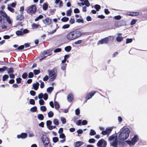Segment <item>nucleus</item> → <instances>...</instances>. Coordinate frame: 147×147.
<instances>
[{"mask_svg": "<svg viewBox=\"0 0 147 147\" xmlns=\"http://www.w3.org/2000/svg\"><path fill=\"white\" fill-rule=\"evenodd\" d=\"M130 131L127 128L123 129L118 136V138L120 140H124L127 139L129 135Z\"/></svg>", "mask_w": 147, "mask_h": 147, "instance_id": "f257e3e1", "label": "nucleus"}, {"mask_svg": "<svg viewBox=\"0 0 147 147\" xmlns=\"http://www.w3.org/2000/svg\"><path fill=\"white\" fill-rule=\"evenodd\" d=\"M108 140L110 141V145L113 147H118V140L117 136L113 134L110 136L108 138Z\"/></svg>", "mask_w": 147, "mask_h": 147, "instance_id": "f03ea898", "label": "nucleus"}, {"mask_svg": "<svg viewBox=\"0 0 147 147\" xmlns=\"http://www.w3.org/2000/svg\"><path fill=\"white\" fill-rule=\"evenodd\" d=\"M139 136L136 135L131 138V140H127L126 142L130 146L134 145L139 140Z\"/></svg>", "mask_w": 147, "mask_h": 147, "instance_id": "7ed1b4c3", "label": "nucleus"}, {"mask_svg": "<svg viewBox=\"0 0 147 147\" xmlns=\"http://www.w3.org/2000/svg\"><path fill=\"white\" fill-rule=\"evenodd\" d=\"M49 75L50 78L49 81H53L56 78L57 75V71L55 68L51 71L49 70Z\"/></svg>", "mask_w": 147, "mask_h": 147, "instance_id": "20e7f679", "label": "nucleus"}, {"mask_svg": "<svg viewBox=\"0 0 147 147\" xmlns=\"http://www.w3.org/2000/svg\"><path fill=\"white\" fill-rule=\"evenodd\" d=\"M107 145V142L103 139L99 140L97 144L98 147H106Z\"/></svg>", "mask_w": 147, "mask_h": 147, "instance_id": "39448f33", "label": "nucleus"}, {"mask_svg": "<svg viewBox=\"0 0 147 147\" xmlns=\"http://www.w3.org/2000/svg\"><path fill=\"white\" fill-rule=\"evenodd\" d=\"M72 32L76 39L79 38L82 35V32L77 29H75Z\"/></svg>", "mask_w": 147, "mask_h": 147, "instance_id": "423d86ee", "label": "nucleus"}, {"mask_svg": "<svg viewBox=\"0 0 147 147\" xmlns=\"http://www.w3.org/2000/svg\"><path fill=\"white\" fill-rule=\"evenodd\" d=\"M36 11V6L32 5L29 7L27 11L29 13H34Z\"/></svg>", "mask_w": 147, "mask_h": 147, "instance_id": "0eeeda50", "label": "nucleus"}, {"mask_svg": "<svg viewBox=\"0 0 147 147\" xmlns=\"http://www.w3.org/2000/svg\"><path fill=\"white\" fill-rule=\"evenodd\" d=\"M109 41V39L108 37H105L98 41L97 43V45H98L100 44H107L108 42Z\"/></svg>", "mask_w": 147, "mask_h": 147, "instance_id": "6e6552de", "label": "nucleus"}, {"mask_svg": "<svg viewBox=\"0 0 147 147\" xmlns=\"http://www.w3.org/2000/svg\"><path fill=\"white\" fill-rule=\"evenodd\" d=\"M74 34L72 31L68 33L66 36L67 39L69 40H72L75 39V38L73 35Z\"/></svg>", "mask_w": 147, "mask_h": 147, "instance_id": "1a4fd4ad", "label": "nucleus"}, {"mask_svg": "<svg viewBox=\"0 0 147 147\" xmlns=\"http://www.w3.org/2000/svg\"><path fill=\"white\" fill-rule=\"evenodd\" d=\"M41 140L44 145L49 142V138L46 135L42 136L41 137Z\"/></svg>", "mask_w": 147, "mask_h": 147, "instance_id": "9d476101", "label": "nucleus"}, {"mask_svg": "<svg viewBox=\"0 0 147 147\" xmlns=\"http://www.w3.org/2000/svg\"><path fill=\"white\" fill-rule=\"evenodd\" d=\"M52 21V19L49 17H47L45 19L42 20L44 24L47 25H49L51 24Z\"/></svg>", "mask_w": 147, "mask_h": 147, "instance_id": "9b49d317", "label": "nucleus"}, {"mask_svg": "<svg viewBox=\"0 0 147 147\" xmlns=\"http://www.w3.org/2000/svg\"><path fill=\"white\" fill-rule=\"evenodd\" d=\"M113 128L111 127H109L107 128L105 131H102L101 134L104 135H109V134L112 131Z\"/></svg>", "mask_w": 147, "mask_h": 147, "instance_id": "f8f14e48", "label": "nucleus"}, {"mask_svg": "<svg viewBox=\"0 0 147 147\" xmlns=\"http://www.w3.org/2000/svg\"><path fill=\"white\" fill-rule=\"evenodd\" d=\"M96 93V92L94 91L89 92L86 96V100H88L91 98Z\"/></svg>", "mask_w": 147, "mask_h": 147, "instance_id": "ddd939ff", "label": "nucleus"}, {"mask_svg": "<svg viewBox=\"0 0 147 147\" xmlns=\"http://www.w3.org/2000/svg\"><path fill=\"white\" fill-rule=\"evenodd\" d=\"M27 134L26 133H22L20 135H18L17 136V138L18 139L22 138L24 139L27 137Z\"/></svg>", "mask_w": 147, "mask_h": 147, "instance_id": "4468645a", "label": "nucleus"}, {"mask_svg": "<svg viewBox=\"0 0 147 147\" xmlns=\"http://www.w3.org/2000/svg\"><path fill=\"white\" fill-rule=\"evenodd\" d=\"M74 99V96L72 94L70 93L67 96V100L69 102H71Z\"/></svg>", "mask_w": 147, "mask_h": 147, "instance_id": "2eb2a0df", "label": "nucleus"}, {"mask_svg": "<svg viewBox=\"0 0 147 147\" xmlns=\"http://www.w3.org/2000/svg\"><path fill=\"white\" fill-rule=\"evenodd\" d=\"M23 14V12H21L20 14L17 16H16L17 20L20 21L22 20L24 18Z\"/></svg>", "mask_w": 147, "mask_h": 147, "instance_id": "dca6fc26", "label": "nucleus"}, {"mask_svg": "<svg viewBox=\"0 0 147 147\" xmlns=\"http://www.w3.org/2000/svg\"><path fill=\"white\" fill-rule=\"evenodd\" d=\"M39 85V83L37 82H36V83L33 84L32 86L34 89L35 90H36L38 89Z\"/></svg>", "mask_w": 147, "mask_h": 147, "instance_id": "f3484780", "label": "nucleus"}, {"mask_svg": "<svg viewBox=\"0 0 147 147\" xmlns=\"http://www.w3.org/2000/svg\"><path fill=\"white\" fill-rule=\"evenodd\" d=\"M83 144V142L81 141H78L74 143V146L76 147H80V146H81Z\"/></svg>", "mask_w": 147, "mask_h": 147, "instance_id": "a211bd4d", "label": "nucleus"}, {"mask_svg": "<svg viewBox=\"0 0 147 147\" xmlns=\"http://www.w3.org/2000/svg\"><path fill=\"white\" fill-rule=\"evenodd\" d=\"M7 72L8 74L10 75L11 74H13L14 72L13 69V67H11L7 68Z\"/></svg>", "mask_w": 147, "mask_h": 147, "instance_id": "6ab92c4d", "label": "nucleus"}, {"mask_svg": "<svg viewBox=\"0 0 147 147\" xmlns=\"http://www.w3.org/2000/svg\"><path fill=\"white\" fill-rule=\"evenodd\" d=\"M23 29H21L20 30H18L16 32V34L18 36H21L23 35L22 30Z\"/></svg>", "mask_w": 147, "mask_h": 147, "instance_id": "aec40b11", "label": "nucleus"}, {"mask_svg": "<svg viewBox=\"0 0 147 147\" xmlns=\"http://www.w3.org/2000/svg\"><path fill=\"white\" fill-rule=\"evenodd\" d=\"M54 105L55 106V109L58 110L60 108V106L59 105L58 102L56 101H55L54 102Z\"/></svg>", "mask_w": 147, "mask_h": 147, "instance_id": "412c9836", "label": "nucleus"}, {"mask_svg": "<svg viewBox=\"0 0 147 147\" xmlns=\"http://www.w3.org/2000/svg\"><path fill=\"white\" fill-rule=\"evenodd\" d=\"M38 118L40 120H42L44 119L43 115L42 114H39L37 115Z\"/></svg>", "mask_w": 147, "mask_h": 147, "instance_id": "4be33fe9", "label": "nucleus"}, {"mask_svg": "<svg viewBox=\"0 0 147 147\" xmlns=\"http://www.w3.org/2000/svg\"><path fill=\"white\" fill-rule=\"evenodd\" d=\"M71 46H67L65 47V50L67 52H69L71 51Z\"/></svg>", "mask_w": 147, "mask_h": 147, "instance_id": "5701e85b", "label": "nucleus"}, {"mask_svg": "<svg viewBox=\"0 0 147 147\" xmlns=\"http://www.w3.org/2000/svg\"><path fill=\"white\" fill-rule=\"evenodd\" d=\"M67 64H61V69L63 71H65L66 67Z\"/></svg>", "mask_w": 147, "mask_h": 147, "instance_id": "b1692460", "label": "nucleus"}, {"mask_svg": "<svg viewBox=\"0 0 147 147\" xmlns=\"http://www.w3.org/2000/svg\"><path fill=\"white\" fill-rule=\"evenodd\" d=\"M123 39V38L122 36H118L116 38V40L118 42H121Z\"/></svg>", "mask_w": 147, "mask_h": 147, "instance_id": "393cba45", "label": "nucleus"}, {"mask_svg": "<svg viewBox=\"0 0 147 147\" xmlns=\"http://www.w3.org/2000/svg\"><path fill=\"white\" fill-rule=\"evenodd\" d=\"M69 20V18H68L66 17H64L62 18L61 19V20L63 22H66L68 21Z\"/></svg>", "mask_w": 147, "mask_h": 147, "instance_id": "a878e982", "label": "nucleus"}, {"mask_svg": "<svg viewBox=\"0 0 147 147\" xmlns=\"http://www.w3.org/2000/svg\"><path fill=\"white\" fill-rule=\"evenodd\" d=\"M0 14L4 18H6L7 16V14L3 12V11H0Z\"/></svg>", "mask_w": 147, "mask_h": 147, "instance_id": "bb28decb", "label": "nucleus"}, {"mask_svg": "<svg viewBox=\"0 0 147 147\" xmlns=\"http://www.w3.org/2000/svg\"><path fill=\"white\" fill-rule=\"evenodd\" d=\"M48 5L46 3H44L42 6V9L44 10H46L48 8Z\"/></svg>", "mask_w": 147, "mask_h": 147, "instance_id": "cd10ccee", "label": "nucleus"}, {"mask_svg": "<svg viewBox=\"0 0 147 147\" xmlns=\"http://www.w3.org/2000/svg\"><path fill=\"white\" fill-rule=\"evenodd\" d=\"M53 89L54 88L53 87H50L47 89V92L49 93H51L53 90Z\"/></svg>", "mask_w": 147, "mask_h": 147, "instance_id": "c85d7f7f", "label": "nucleus"}, {"mask_svg": "<svg viewBox=\"0 0 147 147\" xmlns=\"http://www.w3.org/2000/svg\"><path fill=\"white\" fill-rule=\"evenodd\" d=\"M7 69V68L5 66L3 67L2 68H0V73L4 72Z\"/></svg>", "mask_w": 147, "mask_h": 147, "instance_id": "c756f323", "label": "nucleus"}, {"mask_svg": "<svg viewBox=\"0 0 147 147\" xmlns=\"http://www.w3.org/2000/svg\"><path fill=\"white\" fill-rule=\"evenodd\" d=\"M37 109V107L36 106H34L31 108L30 109V111L32 112H34L36 111Z\"/></svg>", "mask_w": 147, "mask_h": 147, "instance_id": "7c9ffc66", "label": "nucleus"}, {"mask_svg": "<svg viewBox=\"0 0 147 147\" xmlns=\"http://www.w3.org/2000/svg\"><path fill=\"white\" fill-rule=\"evenodd\" d=\"M48 116L49 118H51L52 117L53 115H54V113H53L52 111H50L49 113H48Z\"/></svg>", "mask_w": 147, "mask_h": 147, "instance_id": "2f4dec72", "label": "nucleus"}, {"mask_svg": "<svg viewBox=\"0 0 147 147\" xmlns=\"http://www.w3.org/2000/svg\"><path fill=\"white\" fill-rule=\"evenodd\" d=\"M52 123V122L51 121L48 120L46 122V125L47 127L49 129V127L51 126V125Z\"/></svg>", "mask_w": 147, "mask_h": 147, "instance_id": "473e14b6", "label": "nucleus"}, {"mask_svg": "<svg viewBox=\"0 0 147 147\" xmlns=\"http://www.w3.org/2000/svg\"><path fill=\"white\" fill-rule=\"evenodd\" d=\"M96 134V132L95 131L92 129H91L90 131L89 134L90 136L94 135Z\"/></svg>", "mask_w": 147, "mask_h": 147, "instance_id": "72a5a7b5", "label": "nucleus"}, {"mask_svg": "<svg viewBox=\"0 0 147 147\" xmlns=\"http://www.w3.org/2000/svg\"><path fill=\"white\" fill-rule=\"evenodd\" d=\"M94 8L96 9L97 11H98L100 9V6L98 4H96L95 5Z\"/></svg>", "mask_w": 147, "mask_h": 147, "instance_id": "f704fd0d", "label": "nucleus"}, {"mask_svg": "<svg viewBox=\"0 0 147 147\" xmlns=\"http://www.w3.org/2000/svg\"><path fill=\"white\" fill-rule=\"evenodd\" d=\"M43 18V16L42 15H40L38 17L35 19V21H38L39 20L42 19Z\"/></svg>", "mask_w": 147, "mask_h": 147, "instance_id": "c9c22d12", "label": "nucleus"}, {"mask_svg": "<svg viewBox=\"0 0 147 147\" xmlns=\"http://www.w3.org/2000/svg\"><path fill=\"white\" fill-rule=\"evenodd\" d=\"M33 72L35 75H37L40 73V71L38 69H34Z\"/></svg>", "mask_w": 147, "mask_h": 147, "instance_id": "e433bc0d", "label": "nucleus"}, {"mask_svg": "<svg viewBox=\"0 0 147 147\" xmlns=\"http://www.w3.org/2000/svg\"><path fill=\"white\" fill-rule=\"evenodd\" d=\"M40 110L43 112H45L47 110V108L45 106H42L40 107Z\"/></svg>", "mask_w": 147, "mask_h": 147, "instance_id": "4c0bfd02", "label": "nucleus"}, {"mask_svg": "<svg viewBox=\"0 0 147 147\" xmlns=\"http://www.w3.org/2000/svg\"><path fill=\"white\" fill-rule=\"evenodd\" d=\"M72 10H68L66 12V15L67 16H70L71 14Z\"/></svg>", "mask_w": 147, "mask_h": 147, "instance_id": "58836bf2", "label": "nucleus"}, {"mask_svg": "<svg viewBox=\"0 0 147 147\" xmlns=\"http://www.w3.org/2000/svg\"><path fill=\"white\" fill-rule=\"evenodd\" d=\"M84 5L87 7H89L90 5V3L88 0H85L84 1Z\"/></svg>", "mask_w": 147, "mask_h": 147, "instance_id": "ea45409f", "label": "nucleus"}, {"mask_svg": "<svg viewBox=\"0 0 147 147\" xmlns=\"http://www.w3.org/2000/svg\"><path fill=\"white\" fill-rule=\"evenodd\" d=\"M39 25L36 24H34L32 25V27L33 29H36L38 28Z\"/></svg>", "mask_w": 147, "mask_h": 147, "instance_id": "a19ab883", "label": "nucleus"}, {"mask_svg": "<svg viewBox=\"0 0 147 147\" xmlns=\"http://www.w3.org/2000/svg\"><path fill=\"white\" fill-rule=\"evenodd\" d=\"M53 142L54 143H56L58 140V138L57 137H54L53 138Z\"/></svg>", "mask_w": 147, "mask_h": 147, "instance_id": "79ce46f5", "label": "nucleus"}, {"mask_svg": "<svg viewBox=\"0 0 147 147\" xmlns=\"http://www.w3.org/2000/svg\"><path fill=\"white\" fill-rule=\"evenodd\" d=\"M9 76L7 75H5L3 77V81H5L6 79H7Z\"/></svg>", "mask_w": 147, "mask_h": 147, "instance_id": "37998d69", "label": "nucleus"}, {"mask_svg": "<svg viewBox=\"0 0 147 147\" xmlns=\"http://www.w3.org/2000/svg\"><path fill=\"white\" fill-rule=\"evenodd\" d=\"M28 74L26 72L23 73L22 75V78L24 79H25L27 78Z\"/></svg>", "mask_w": 147, "mask_h": 147, "instance_id": "c03bdc74", "label": "nucleus"}, {"mask_svg": "<svg viewBox=\"0 0 147 147\" xmlns=\"http://www.w3.org/2000/svg\"><path fill=\"white\" fill-rule=\"evenodd\" d=\"M53 122L56 125L59 124V122L58 120L57 119H55L53 120Z\"/></svg>", "mask_w": 147, "mask_h": 147, "instance_id": "a18cd8bd", "label": "nucleus"}, {"mask_svg": "<svg viewBox=\"0 0 147 147\" xmlns=\"http://www.w3.org/2000/svg\"><path fill=\"white\" fill-rule=\"evenodd\" d=\"M88 142L90 143H94L95 142V140L94 138H91L88 140Z\"/></svg>", "mask_w": 147, "mask_h": 147, "instance_id": "49530a36", "label": "nucleus"}, {"mask_svg": "<svg viewBox=\"0 0 147 147\" xmlns=\"http://www.w3.org/2000/svg\"><path fill=\"white\" fill-rule=\"evenodd\" d=\"M132 41V39L131 38H127L126 42V44L131 42Z\"/></svg>", "mask_w": 147, "mask_h": 147, "instance_id": "de8ad7c7", "label": "nucleus"}, {"mask_svg": "<svg viewBox=\"0 0 147 147\" xmlns=\"http://www.w3.org/2000/svg\"><path fill=\"white\" fill-rule=\"evenodd\" d=\"M39 82H40V88H43L45 86V84L43 82H42L41 80H40Z\"/></svg>", "mask_w": 147, "mask_h": 147, "instance_id": "09e8293b", "label": "nucleus"}, {"mask_svg": "<svg viewBox=\"0 0 147 147\" xmlns=\"http://www.w3.org/2000/svg\"><path fill=\"white\" fill-rule=\"evenodd\" d=\"M43 98L45 100H46L48 98V95L47 93H45L44 95H43Z\"/></svg>", "mask_w": 147, "mask_h": 147, "instance_id": "8fccbe9b", "label": "nucleus"}, {"mask_svg": "<svg viewBox=\"0 0 147 147\" xmlns=\"http://www.w3.org/2000/svg\"><path fill=\"white\" fill-rule=\"evenodd\" d=\"M61 121L63 124H65L66 122V119L65 118L61 117Z\"/></svg>", "mask_w": 147, "mask_h": 147, "instance_id": "3c124183", "label": "nucleus"}, {"mask_svg": "<svg viewBox=\"0 0 147 147\" xmlns=\"http://www.w3.org/2000/svg\"><path fill=\"white\" fill-rule=\"evenodd\" d=\"M70 26V25L68 24H66L63 25L62 28L63 29H66L69 28Z\"/></svg>", "mask_w": 147, "mask_h": 147, "instance_id": "603ef678", "label": "nucleus"}, {"mask_svg": "<svg viewBox=\"0 0 147 147\" xmlns=\"http://www.w3.org/2000/svg\"><path fill=\"white\" fill-rule=\"evenodd\" d=\"M76 114L77 115H79L80 114V110L79 108H78L75 110Z\"/></svg>", "mask_w": 147, "mask_h": 147, "instance_id": "864d4df0", "label": "nucleus"}, {"mask_svg": "<svg viewBox=\"0 0 147 147\" xmlns=\"http://www.w3.org/2000/svg\"><path fill=\"white\" fill-rule=\"evenodd\" d=\"M28 77L30 78H31L33 77L34 76L33 73L32 72H30L29 73Z\"/></svg>", "mask_w": 147, "mask_h": 147, "instance_id": "5fc2aeb1", "label": "nucleus"}, {"mask_svg": "<svg viewBox=\"0 0 147 147\" xmlns=\"http://www.w3.org/2000/svg\"><path fill=\"white\" fill-rule=\"evenodd\" d=\"M49 10L51 14H53L54 13L56 9H49Z\"/></svg>", "mask_w": 147, "mask_h": 147, "instance_id": "6e6d98bb", "label": "nucleus"}, {"mask_svg": "<svg viewBox=\"0 0 147 147\" xmlns=\"http://www.w3.org/2000/svg\"><path fill=\"white\" fill-rule=\"evenodd\" d=\"M136 20L133 19L132 20L131 23L130 25H133L135 24L136 22Z\"/></svg>", "mask_w": 147, "mask_h": 147, "instance_id": "4d7b16f0", "label": "nucleus"}, {"mask_svg": "<svg viewBox=\"0 0 147 147\" xmlns=\"http://www.w3.org/2000/svg\"><path fill=\"white\" fill-rule=\"evenodd\" d=\"M23 35L25 34H27L29 32V31L28 29H26L22 31Z\"/></svg>", "mask_w": 147, "mask_h": 147, "instance_id": "13d9d810", "label": "nucleus"}, {"mask_svg": "<svg viewBox=\"0 0 147 147\" xmlns=\"http://www.w3.org/2000/svg\"><path fill=\"white\" fill-rule=\"evenodd\" d=\"M16 82L17 84L21 83L22 79L20 78H17L16 79Z\"/></svg>", "mask_w": 147, "mask_h": 147, "instance_id": "bf43d9fd", "label": "nucleus"}, {"mask_svg": "<svg viewBox=\"0 0 147 147\" xmlns=\"http://www.w3.org/2000/svg\"><path fill=\"white\" fill-rule=\"evenodd\" d=\"M75 20L74 18H71L69 22L71 24H73L75 23Z\"/></svg>", "mask_w": 147, "mask_h": 147, "instance_id": "052dcab7", "label": "nucleus"}, {"mask_svg": "<svg viewBox=\"0 0 147 147\" xmlns=\"http://www.w3.org/2000/svg\"><path fill=\"white\" fill-rule=\"evenodd\" d=\"M59 137L60 138L62 139H64L65 138V136L63 133L60 134Z\"/></svg>", "mask_w": 147, "mask_h": 147, "instance_id": "680f3d73", "label": "nucleus"}, {"mask_svg": "<svg viewBox=\"0 0 147 147\" xmlns=\"http://www.w3.org/2000/svg\"><path fill=\"white\" fill-rule=\"evenodd\" d=\"M30 104L32 105H34L35 104V100L34 99H31L30 100Z\"/></svg>", "mask_w": 147, "mask_h": 147, "instance_id": "e2e57ef3", "label": "nucleus"}, {"mask_svg": "<svg viewBox=\"0 0 147 147\" xmlns=\"http://www.w3.org/2000/svg\"><path fill=\"white\" fill-rule=\"evenodd\" d=\"M61 48H57L55 49L54 51V52L55 53L60 52L61 51Z\"/></svg>", "mask_w": 147, "mask_h": 147, "instance_id": "0e129e2a", "label": "nucleus"}, {"mask_svg": "<svg viewBox=\"0 0 147 147\" xmlns=\"http://www.w3.org/2000/svg\"><path fill=\"white\" fill-rule=\"evenodd\" d=\"M30 94L32 96H34L36 94V92L34 91L33 90H31L30 92Z\"/></svg>", "mask_w": 147, "mask_h": 147, "instance_id": "69168bd1", "label": "nucleus"}, {"mask_svg": "<svg viewBox=\"0 0 147 147\" xmlns=\"http://www.w3.org/2000/svg\"><path fill=\"white\" fill-rule=\"evenodd\" d=\"M45 102L42 99H40L39 100V103L40 105H42L44 104Z\"/></svg>", "mask_w": 147, "mask_h": 147, "instance_id": "338daca9", "label": "nucleus"}, {"mask_svg": "<svg viewBox=\"0 0 147 147\" xmlns=\"http://www.w3.org/2000/svg\"><path fill=\"white\" fill-rule=\"evenodd\" d=\"M121 18V17L120 15L115 16L114 17V18L115 20H119Z\"/></svg>", "mask_w": 147, "mask_h": 147, "instance_id": "774afa93", "label": "nucleus"}]
</instances>
